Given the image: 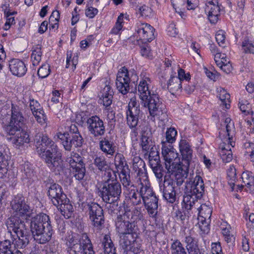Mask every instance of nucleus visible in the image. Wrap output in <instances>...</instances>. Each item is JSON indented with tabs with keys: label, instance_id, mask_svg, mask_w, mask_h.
<instances>
[{
	"label": "nucleus",
	"instance_id": "obj_13",
	"mask_svg": "<svg viewBox=\"0 0 254 254\" xmlns=\"http://www.w3.org/2000/svg\"><path fill=\"white\" fill-rule=\"evenodd\" d=\"M143 191V203L150 217L154 218L158 212V199L150 187L149 181H148L146 190ZM143 192V191L142 190V193Z\"/></svg>",
	"mask_w": 254,
	"mask_h": 254
},
{
	"label": "nucleus",
	"instance_id": "obj_18",
	"mask_svg": "<svg viewBox=\"0 0 254 254\" xmlns=\"http://www.w3.org/2000/svg\"><path fill=\"white\" fill-rule=\"evenodd\" d=\"M88 131L94 137L102 136L105 132L103 121L97 116L89 118L86 121Z\"/></svg>",
	"mask_w": 254,
	"mask_h": 254
},
{
	"label": "nucleus",
	"instance_id": "obj_46",
	"mask_svg": "<svg viewBox=\"0 0 254 254\" xmlns=\"http://www.w3.org/2000/svg\"><path fill=\"white\" fill-rule=\"evenodd\" d=\"M115 164L118 170H121V172L128 169L125 158L121 153H117L115 155Z\"/></svg>",
	"mask_w": 254,
	"mask_h": 254
},
{
	"label": "nucleus",
	"instance_id": "obj_21",
	"mask_svg": "<svg viewBox=\"0 0 254 254\" xmlns=\"http://www.w3.org/2000/svg\"><path fill=\"white\" fill-rule=\"evenodd\" d=\"M189 165L190 164L182 162L173 165L170 167V171H167L174 177L177 186H181L187 178Z\"/></svg>",
	"mask_w": 254,
	"mask_h": 254
},
{
	"label": "nucleus",
	"instance_id": "obj_17",
	"mask_svg": "<svg viewBox=\"0 0 254 254\" xmlns=\"http://www.w3.org/2000/svg\"><path fill=\"white\" fill-rule=\"evenodd\" d=\"M160 190L162 191L163 197L168 202L173 203L176 200L175 182L169 176H165L163 184H160Z\"/></svg>",
	"mask_w": 254,
	"mask_h": 254
},
{
	"label": "nucleus",
	"instance_id": "obj_4",
	"mask_svg": "<svg viewBox=\"0 0 254 254\" xmlns=\"http://www.w3.org/2000/svg\"><path fill=\"white\" fill-rule=\"evenodd\" d=\"M225 128H221L219 136L227 142H224L220 146V156L224 162H230L233 158L231 148L235 145V136L236 134L234 123L230 118H226L224 122Z\"/></svg>",
	"mask_w": 254,
	"mask_h": 254
},
{
	"label": "nucleus",
	"instance_id": "obj_43",
	"mask_svg": "<svg viewBox=\"0 0 254 254\" xmlns=\"http://www.w3.org/2000/svg\"><path fill=\"white\" fill-rule=\"evenodd\" d=\"M198 211H195L194 214H196L198 215V216L201 217L203 218L210 219L211 214H212V209L208 205H206L205 204H199V205L197 207Z\"/></svg>",
	"mask_w": 254,
	"mask_h": 254
},
{
	"label": "nucleus",
	"instance_id": "obj_8",
	"mask_svg": "<svg viewBox=\"0 0 254 254\" xmlns=\"http://www.w3.org/2000/svg\"><path fill=\"white\" fill-rule=\"evenodd\" d=\"M138 79V76L134 70H128L125 66L122 67L119 70L117 74V88L120 93L125 95L129 92V83H135Z\"/></svg>",
	"mask_w": 254,
	"mask_h": 254
},
{
	"label": "nucleus",
	"instance_id": "obj_55",
	"mask_svg": "<svg viewBox=\"0 0 254 254\" xmlns=\"http://www.w3.org/2000/svg\"><path fill=\"white\" fill-rule=\"evenodd\" d=\"M124 21V15L121 14L118 17L115 25L111 31V34L118 35L120 34L121 30L123 28V23Z\"/></svg>",
	"mask_w": 254,
	"mask_h": 254
},
{
	"label": "nucleus",
	"instance_id": "obj_44",
	"mask_svg": "<svg viewBox=\"0 0 254 254\" xmlns=\"http://www.w3.org/2000/svg\"><path fill=\"white\" fill-rule=\"evenodd\" d=\"M66 161L69 163L70 166L72 168H75L79 167V164L80 166L85 165L83 163L82 158L78 154L72 152L71 156L66 159Z\"/></svg>",
	"mask_w": 254,
	"mask_h": 254
},
{
	"label": "nucleus",
	"instance_id": "obj_54",
	"mask_svg": "<svg viewBox=\"0 0 254 254\" xmlns=\"http://www.w3.org/2000/svg\"><path fill=\"white\" fill-rule=\"evenodd\" d=\"M177 134V131L174 128H168L166 132L165 140H162V142L164 141L166 143H172L175 141Z\"/></svg>",
	"mask_w": 254,
	"mask_h": 254
},
{
	"label": "nucleus",
	"instance_id": "obj_63",
	"mask_svg": "<svg viewBox=\"0 0 254 254\" xmlns=\"http://www.w3.org/2000/svg\"><path fill=\"white\" fill-rule=\"evenodd\" d=\"M176 217L177 220H181L183 221L185 220L187 217H189L191 215V212L187 210V212L185 211H182L180 210H178L176 211Z\"/></svg>",
	"mask_w": 254,
	"mask_h": 254
},
{
	"label": "nucleus",
	"instance_id": "obj_52",
	"mask_svg": "<svg viewBox=\"0 0 254 254\" xmlns=\"http://www.w3.org/2000/svg\"><path fill=\"white\" fill-rule=\"evenodd\" d=\"M219 97L223 105L225 106V108L229 109L230 106L229 104L230 96L229 94L225 89L222 88L219 91Z\"/></svg>",
	"mask_w": 254,
	"mask_h": 254
},
{
	"label": "nucleus",
	"instance_id": "obj_31",
	"mask_svg": "<svg viewBox=\"0 0 254 254\" xmlns=\"http://www.w3.org/2000/svg\"><path fill=\"white\" fill-rule=\"evenodd\" d=\"M220 8L218 3L207 5L205 7V12L211 23L215 24L218 21L220 16Z\"/></svg>",
	"mask_w": 254,
	"mask_h": 254
},
{
	"label": "nucleus",
	"instance_id": "obj_40",
	"mask_svg": "<svg viewBox=\"0 0 254 254\" xmlns=\"http://www.w3.org/2000/svg\"><path fill=\"white\" fill-rule=\"evenodd\" d=\"M30 236H16V238H13L12 245L16 250L19 249H23L28 244L29 242Z\"/></svg>",
	"mask_w": 254,
	"mask_h": 254
},
{
	"label": "nucleus",
	"instance_id": "obj_45",
	"mask_svg": "<svg viewBox=\"0 0 254 254\" xmlns=\"http://www.w3.org/2000/svg\"><path fill=\"white\" fill-rule=\"evenodd\" d=\"M170 249L171 254H187L186 249L178 240H175L172 243Z\"/></svg>",
	"mask_w": 254,
	"mask_h": 254
},
{
	"label": "nucleus",
	"instance_id": "obj_35",
	"mask_svg": "<svg viewBox=\"0 0 254 254\" xmlns=\"http://www.w3.org/2000/svg\"><path fill=\"white\" fill-rule=\"evenodd\" d=\"M99 146L100 149L107 155L113 156L116 151L114 143L108 136L100 141Z\"/></svg>",
	"mask_w": 254,
	"mask_h": 254
},
{
	"label": "nucleus",
	"instance_id": "obj_28",
	"mask_svg": "<svg viewBox=\"0 0 254 254\" xmlns=\"http://www.w3.org/2000/svg\"><path fill=\"white\" fill-rule=\"evenodd\" d=\"M140 146L143 153H147L149 150L155 146L154 142L152 140V133L148 128L142 131Z\"/></svg>",
	"mask_w": 254,
	"mask_h": 254
},
{
	"label": "nucleus",
	"instance_id": "obj_19",
	"mask_svg": "<svg viewBox=\"0 0 254 254\" xmlns=\"http://www.w3.org/2000/svg\"><path fill=\"white\" fill-rule=\"evenodd\" d=\"M162 154L165 160V168L167 171H170L171 168L175 164H177L176 161L178 154L175 151L171 144H168L164 141L162 142Z\"/></svg>",
	"mask_w": 254,
	"mask_h": 254
},
{
	"label": "nucleus",
	"instance_id": "obj_12",
	"mask_svg": "<svg viewBox=\"0 0 254 254\" xmlns=\"http://www.w3.org/2000/svg\"><path fill=\"white\" fill-rule=\"evenodd\" d=\"M141 103L144 107L148 108L151 116L158 118L165 116L166 111L165 105L161 102L157 95L153 94L147 97V99L142 100Z\"/></svg>",
	"mask_w": 254,
	"mask_h": 254
},
{
	"label": "nucleus",
	"instance_id": "obj_26",
	"mask_svg": "<svg viewBox=\"0 0 254 254\" xmlns=\"http://www.w3.org/2000/svg\"><path fill=\"white\" fill-rule=\"evenodd\" d=\"M22 127L20 128L15 129V130L12 131V133L10 132H6L9 135H14L12 138L13 143L17 147H19L25 143H28L30 142V138L29 134L25 131H24Z\"/></svg>",
	"mask_w": 254,
	"mask_h": 254
},
{
	"label": "nucleus",
	"instance_id": "obj_59",
	"mask_svg": "<svg viewBox=\"0 0 254 254\" xmlns=\"http://www.w3.org/2000/svg\"><path fill=\"white\" fill-rule=\"evenodd\" d=\"M33 115L34 116L37 122L41 125H44L46 123L47 118L42 109L37 112H36V113Z\"/></svg>",
	"mask_w": 254,
	"mask_h": 254
},
{
	"label": "nucleus",
	"instance_id": "obj_49",
	"mask_svg": "<svg viewBox=\"0 0 254 254\" xmlns=\"http://www.w3.org/2000/svg\"><path fill=\"white\" fill-rule=\"evenodd\" d=\"M144 155L145 158H148L149 164L153 163V161L155 162L160 161L159 152L157 151L156 146L149 150L147 153H144Z\"/></svg>",
	"mask_w": 254,
	"mask_h": 254
},
{
	"label": "nucleus",
	"instance_id": "obj_23",
	"mask_svg": "<svg viewBox=\"0 0 254 254\" xmlns=\"http://www.w3.org/2000/svg\"><path fill=\"white\" fill-rule=\"evenodd\" d=\"M48 195L52 203L57 207L59 205V201L66 196L62 187L56 183L50 184L48 187Z\"/></svg>",
	"mask_w": 254,
	"mask_h": 254
},
{
	"label": "nucleus",
	"instance_id": "obj_25",
	"mask_svg": "<svg viewBox=\"0 0 254 254\" xmlns=\"http://www.w3.org/2000/svg\"><path fill=\"white\" fill-rule=\"evenodd\" d=\"M132 169L138 177L137 181H149L144 161L139 157H134L132 160Z\"/></svg>",
	"mask_w": 254,
	"mask_h": 254
},
{
	"label": "nucleus",
	"instance_id": "obj_24",
	"mask_svg": "<svg viewBox=\"0 0 254 254\" xmlns=\"http://www.w3.org/2000/svg\"><path fill=\"white\" fill-rule=\"evenodd\" d=\"M200 198L201 197H197V195L191 193L190 191L186 192L183 198L184 207L185 209L189 211L191 214L197 211V207L200 204L198 202V199Z\"/></svg>",
	"mask_w": 254,
	"mask_h": 254
},
{
	"label": "nucleus",
	"instance_id": "obj_64",
	"mask_svg": "<svg viewBox=\"0 0 254 254\" xmlns=\"http://www.w3.org/2000/svg\"><path fill=\"white\" fill-rule=\"evenodd\" d=\"M140 46V53L143 57L146 58H150L152 57L151 53L150 52V49L148 46V43L145 44L139 45Z\"/></svg>",
	"mask_w": 254,
	"mask_h": 254
},
{
	"label": "nucleus",
	"instance_id": "obj_34",
	"mask_svg": "<svg viewBox=\"0 0 254 254\" xmlns=\"http://www.w3.org/2000/svg\"><path fill=\"white\" fill-rule=\"evenodd\" d=\"M190 191L191 193L197 195V197H201L204 191V184L200 176L198 175L195 176L191 185Z\"/></svg>",
	"mask_w": 254,
	"mask_h": 254
},
{
	"label": "nucleus",
	"instance_id": "obj_48",
	"mask_svg": "<svg viewBox=\"0 0 254 254\" xmlns=\"http://www.w3.org/2000/svg\"><path fill=\"white\" fill-rule=\"evenodd\" d=\"M94 164L100 171H106L109 166L103 156H96L94 159Z\"/></svg>",
	"mask_w": 254,
	"mask_h": 254
},
{
	"label": "nucleus",
	"instance_id": "obj_42",
	"mask_svg": "<svg viewBox=\"0 0 254 254\" xmlns=\"http://www.w3.org/2000/svg\"><path fill=\"white\" fill-rule=\"evenodd\" d=\"M241 46L244 53L254 55V40L246 37L243 40Z\"/></svg>",
	"mask_w": 254,
	"mask_h": 254
},
{
	"label": "nucleus",
	"instance_id": "obj_3",
	"mask_svg": "<svg viewBox=\"0 0 254 254\" xmlns=\"http://www.w3.org/2000/svg\"><path fill=\"white\" fill-rule=\"evenodd\" d=\"M225 128H221L219 136L227 142H224L220 146V156L224 162H230L233 158L231 148L235 145V136L236 134L234 123L230 118H226L224 122Z\"/></svg>",
	"mask_w": 254,
	"mask_h": 254
},
{
	"label": "nucleus",
	"instance_id": "obj_6",
	"mask_svg": "<svg viewBox=\"0 0 254 254\" xmlns=\"http://www.w3.org/2000/svg\"><path fill=\"white\" fill-rule=\"evenodd\" d=\"M124 209V213L118 215L115 220L117 232L119 234H136L137 227L135 221L137 217L128 209Z\"/></svg>",
	"mask_w": 254,
	"mask_h": 254
},
{
	"label": "nucleus",
	"instance_id": "obj_30",
	"mask_svg": "<svg viewBox=\"0 0 254 254\" xmlns=\"http://www.w3.org/2000/svg\"><path fill=\"white\" fill-rule=\"evenodd\" d=\"M150 83L151 80L148 77H144L139 82L138 85V92L141 101L147 99V97L152 95L149 87Z\"/></svg>",
	"mask_w": 254,
	"mask_h": 254
},
{
	"label": "nucleus",
	"instance_id": "obj_5",
	"mask_svg": "<svg viewBox=\"0 0 254 254\" xmlns=\"http://www.w3.org/2000/svg\"><path fill=\"white\" fill-rule=\"evenodd\" d=\"M121 192L120 183L116 180L108 179L99 190V195L105 203L109 204L108 207L115 210L119 205Z\"/></svg>",
	"mask_w": 254,
	"mask_h": 254
},
{
	"label": "nucleus",
	"instance_id": "obj_22",
	"mask_svg": "<svg viewBox=\"0 0 254 254\" xmlns=\"http://www.w3.org/2000/svg\"><path fill=\"white\" fill-rule=\"evenodd\" d=\"M148 184V181L140 182V187L139 190L133 187L131 189H127V193L131 203L134 205H137L142 203L144 197V194H142V190H145ZM144 193V192L142 193Z\"/></svg>",
	"mask_w": 254,
	"mask_h": 254
},
{
	"label": "nucleus",
	"instance_id": "obj_9",
	"mask_svg": "<svg viewBox=\"0 0 254 254\" xmlns=\"http://www.w3.org/2000/svg\"><path fill=\"white\" fill-rule=\"evenodd\" d=\"M11 207L12 210V216L18 218L28 220L33 218L34 210L33 208L25 201V198L21 195H17L11 201Z\"/></svg>",
	"mask_w": 254,
	"mask_h": 254
},
{
	"label": "nucleus",
	"instance_id": "obj_16",
	"mask_svg": "<svg viewBox=\"0 0 254 254\" xmlns=\"http://www.w3.org/2000/svg\"><path fill=\"white\" fill-rule=\"evenodd\" d=\"M24 125V117L20 108L14 104L11 105L10 118L8 124L5 127L6 132L12 133L14 129L20 128Z\"/></svg>",
	"mask_w": 254,
	"mask_h": 254
},
{
	"label": "nucleus",
	"instance_id": "obj_27",
	"mask_svg": "<svg viewBox=\"0 0 254 254\" xmlns=\"http://www.w3.org/2000/svg\"><path fill=\"white\" fill-rule=\"evenodd\" d=\"M9 68L12 74L19 77L25 75L27 71L24 63L17 59H13L9 62Z\"/></svg>",
	"mask_w": 254,
	"mask_h": 254
},
{
	"label": "nucleus",
	"instance_id": "obj_38",
	"mask_svg": "<svg viewBox=\"0 0 254 254\" xmlns=\"http://www.w3.org/2000/svg\"><path fill=\"white\" fill-rule=\"evenodd\" d=\"M133 234H119L120 237V245L125 250L124 254H126L127 251H131L130 250L131 241L130 238L133 237Z\"/></svg>",
	"mask_w": 254,
	"mask_h": 254
},
{
	"label": "nucleus",
	"instance_id": "obj_37",
	"mask_svg": "<svg viewBox=\"0 0 254 254\" xmlns=\"http://www.w3.org/2000/svg\"><path fill=\"white\" fill-rule=\"evenodd\" d=\"M9 240L0 242V254H22L19 250H16Z\"/></svg>",
	"mask_w": 254,
	"mask_h": 254
},
{
	"label": "nucleus",
	"instance_id": "obj_41",
	"mask_svg": "<svg viewBox=\"0 0 254 254\" xmlns=\"http://www.w3.org/2000/svg\"><path fill=\"white\" fill-rule=\"evenodd\" d=\"M241 179L242 181V187H246L250 189L251 187L254 186V176L251 172L244 171L242 174Z\"/></svg>",
	"mask_w": 254,
	"mask_h": 254
},
{
	"label": "nucleus",
	"instance_id": "obj_33",
	"mask_svg": "<svg viewBox=\"0 0 254 254\" xmlns=\"http://www.w3.org/2000/svg\"><path fill=\"white\" fill-rule=\"evenodd\" d=\"M167 89L173 94L180 93L182 89V83L177 76L171 74L167 82Z\"/></svg>",
	"mask_w": 254,
	"mask_h": 254
},
{
	"label": "nucleus",
	"instance_id": "obj_51",
	"mask_svg": "<svg viewBox=\"0 0 254 254\" xmlns=\"http://www.w3.org/2000/svg\"><path fill=\"white\" fill-rule=\"evenodd\" d=\"M78 63V57L76 55H74L72 57L71 52H67L66 61V68H69L71 66V69L73 70L76 68V65Z\"/></svg>",
	"mask_w": 254,
	"mask_h": 254
},
{
	"label": "nucleus",
	"instance_id": "obj_15",
	"mask_svg": "<svg viewBox=\"0 0 254 254\" xmlns=\"http://www.w3.org/2000/svg\"><path fill=\"white\" fill-rule=\"evenodd\" d=\"M8 232L13 237L14 235L16 236H30L28 229H27L25 222L20 218H18L15 216H11L6 221Z\"/></svg>",
	"mask_w": 254,
	"mask_h": 254
},
{
	"label": "nucleus",
	"instance_id": "obj_32",
	"mask_svg": "<svg viewBox=\"0 0 254 254\" xmlns=\"http://www.w3.org/2000/svg\"><path fill=\"white\" fill-rule=\"evenodd\" d=\"M59 206L62 214L65 218L68 219L71 217L74 209L69 199L66 196L65 198H63L59 201V205L58 207Z\"/></svg>",
	"mask_w": 254,
	"mask_h": 254
},
{
	"label": "nucleus",
	"instance_id": "obj_36",
	"mask_svg": "<svg viewBox=\"0 0 254 254\" xmlns=\"http://www.w3.org/2000/svg\"><path fill=\"white\" fill-rule=\"evenodd\" d=\"M186 247L189 254H199L200 250L197 242L190 236H187L185 238Z\"/></svg>",
	"mask_w": 254,
	"mask_h": 254
},
{
	"label": "nucleus",
	"instance_id": "obj_11",
	"mask_svg": "<svg viewBox=\"0 0 254 254\" xmlns=\"http://www.w3.org/2000/svg\"><path fill=\"white\" fill-rule=\"evenodd\" d=\"M141 111L140 106L135 99L131 98L128 104L126 111L127 124L132 130L135 136L137 135V126Z\"/></svg>",
	"mask_w": 254,
	"mask_h": 254
},
{
	"label": "nucleus",
	"instance_id": "obj_50",
	"mask_svg": "<svg viewBox=\"0 0 254 254\" xmlns=\"http://www.w3.org/2000/svg\"><path fill=\"white\" fill-rule=\"evenodd\" d=\"M160 163V161L155 162L153 161V163L149 164L156 177L158 179H162L163 176V167Z\"/></svg>",
	"mask_w": 254,
	"mask_h": 254
},
{
	"label": "nucleus",
	"instance_id": "obj_10",
	"mask_svg": "<svg viewBox=\"0 0 254 254\" xmlns=\"http://www.w3.org/2000/svg\"><path fill=\"white\" fill-rule=\"evenodd\" d=\"M155 29L150 24L137 22L134 37L136 38L138 45L145 44L152 41L154 38Z\"/></svg>",
	"mask_w": 254,
	"mask_h": 254
},
{
	"label": "nucleus",
	"instance_id": "obj_1",
	"mask_svg": "<svg viewBox=\"0 0 254 254\" xmlns=\"http://www.w3.org/2000/svg\"><path fill=\"white\" fill-rule=\"evenodd\" d=\"M37 151L47 166L53 171L59 172L63 168L62 155L58 146L46 135L39 134L35 136Z\"/></svg>",
	"mask_w": 254,
	"mask_h": 254
},
{
	"label": "nucleus",
	"instance_id": "obj_29",
	"mask_svg": "<svg viewBox=\"0 0 254 254\" xmlns=\"http://www.w3.org/2000/svg\"><path fill=\"white\" fill-rule=\"evenodd\" d=\"M179 148L182 156V162L190 164L192 159V150L189 142L185 139L181 140Z\"/></svg>",
	"mask_w": 254,
	"mask_h": 254
},
{
	"label": "nucleus",
	"instance_id": "obj_56",
	"mask_svg": "<svg viewBox=\"0 0 254 254\" xmlns=\"http://www.w3.org/2000/svg\"><path fill=\"white\" fill-rule=\"evenodd\" d=\"M5 155L0 151V178H3L7 172V165L5 160Z\"/></svg>",
	"mask_w": 254,
	"mask_h": 254
},
{
	"label": "nucleus",
	"instance_id": "obj_47",
	"mask_svg": "<svg viewBox=\"0 0 254 254\" xmlns=\"http://www.w3.org/2000/svg\"><path fill=\"white\" fill-rule=\"evenodd\" d=\"M120 178L124 187L126 188L127 191V189H131L134 187L131 182L129 174H127L126 170L121 172Z\"/></svg>",
	"mask_w": 254,
	"mask_h": 254
},
{
	"label": "nucleus",
	"instance_id": "obj_14",
	"mask_svg": "<svg viewBox=\"0 0 254 254\" xmlns=\"http://www.w3.org/2000/svg\"><path fill=\"white\" fill-rule=\"evenodd\" d=\"M88 214L92 225L96 230H101L105 222L102 208L97 203L92 202L88 204Z\"/></svg>",
	"mask_w": 254,
	"mask_h": 254
},
{
	"label": "nucleus",
	"instance_id": "obj_39",
	"mask_svg": "<svg viewBox=\"0 0 254 254\" xmlns=\"http://www.w3.org/2000/svg\"><path fill=\"white\" fill-rule=\"evenodd\" d=\"M102 246L103 247L104 251L105 254H116V248L109 235H105L104 236L102 240Z\"/></svg>",
	"mask_w": 254,
	"mask_h": 254
},
{
	"label": "nucleus",
	"instance_id": "obj_61",
	"mask_svg": "<svg viewBox=\"0 0 254 254\" xmlns=\"http://www.w3.org/2000/svg\"><path fill=\"white\" fill-rule=\"evenodd\" d=\"M177 77L180 79V81L183 83L184 81H189L190 79V75L189 73H185L183 69L180 68L178 70V76Z\"/></svg>",
	"mask_w": 254,
	"mask_h": 254
},
{
	"label": "nucleus",
	"instance_id": "obj_57",
	"mask_svg": "<svg viewBox=\"0 0 254 254\" xmlns=\"http://www.w3.org/2000/svg\"><path fill=\"white\" fill-rule=\"evenodd\" d=\"M50 73V65L49 64L45 63L39 68L38 70V75L39 77L44 78L47 77Z\"/></svg>",
	"mask_w": 254,
	"mask_h": 254
},
{
	"label": "nucleus",
	"instance_id": "obj_7",
	"mask_svg": "<svg viewBox=\"0 0 254 254\" xmlns=\"http://www.w3.org/2000/svg\"><path fill=\"white\" fill-rule=\"evenodd\" d=\"M56 136L61 140L64 149L69 151L81 147L84 141L77 127L74 124L70 126L69 132H58Z\"/></svg>",
	"mask_w": 254,
	"mask_h": 254
},
{
	"label": "nucleus",
	"instance_id": "obj_20",
	"mask_svg": "<svg viewBox=\"0 0 254 254\" xmlns=\"http://www.w3.org/2000/svg\"><path fill=\"white\" fill-rule=\"evenodd\" d=\"M75 239L69 246L68 254H82L83 249L90 244L91 241L86 233L75 234Z\"/></svg>",
	"mask_w": 254,
	"mask_h": 254
},
{
	"label": "nucleus",
	"instance_id": "obj_58",
	"mask_svg": "<svg viewBox=\"0 0 254 254\" xmlns=\"http://www.w3.org/2000/svg\"><path fill=\"white\" fill-rule=\"evenodd\" d=\"M249 135L246 134L243 136L242 144L243 147L246 149L245 152L249 151L254 149V143L250 142L248 139Z\"/></svg>",
	"mask_w": 254,
	"mask_h": 254
},
{
	"label": "nucleus",
	"instance_id": "obj_53",
	"mask_svg": "<svg viewBox=\"0 0 254 254\" xmlns=\"http://www.w3.org/2000/svg\"><path fill=\"white\" fill-rule=\"evenodd\" d=\"M85 165L80 166V164H79V167L72 168L74 176L77 180H82L84 179L85 175Z\"/></svg>",
	"mask_w": 254,
	"mask_h": 254
},
{
	"label": "nucleus",
	"instance_id": "obj_2",
	"mask_svg": "<svg viewBox=\"0 0 254 254\" xmlns=\"http://www.w3.org/2000/svg\"><path fill=\"white\" fill-rule=\"evenodd\" d=\"M30 229L34 240L39 244L49 242L53 233L49 216L41 213L32 218Z\"/></svg>",
	"mask_w": 254,
	"mask_h": 254
},
{
	"label": "nucleus",
	"instance_id": "obj_60",
	"mask_svg": "<svg viewBox=\"0 0 254 254\" xmlns=\"http://www.w3.org/2000/svg\"><path fill=\"white\" fill-rule=\"evenodd\" d=\"M239 108L240 110L245 115H248L252 113L251 106L246 100L239 102Z\"/></svg>",
	"mask_w": 254,
	"mask_h": 254
},
{
	"label": "nucleus",
	"instance_id": "obj_62",
	"mask_svg": "<svg viewBox=\"0 0 254 254\" xmlns=\"http://www.w3.org/2000/svg\"><path fill=\"white\" fill-rule=\"evenodd\" d=\"M225 32L224 31L220 30L217 32L215 35V38L220 46L224 47V45L225 42Z\"/></svg>",
	"mask_w": 254,
	"mask_h": 254
}]
</instances>
